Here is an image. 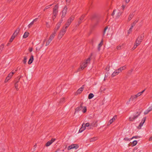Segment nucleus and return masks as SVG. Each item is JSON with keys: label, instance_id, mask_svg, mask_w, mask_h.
Segmentation results:
<instances>
[{"label": "nucleus", "instance_id": "f257e3e1", "mask_svg": "<svg viewBox=\"0 0 152 152\" xmlns=\"http://www.w3.org/2000/svg\"><path fill=\"white\" fill-rule=\"evenodd\" d=\"M90 60L91 59L90 58H87L86 62H83L81 64L80 67L79 68L77 71L75 72H77L83 70L85 67L87 66L88 64L90 63Z\"/></svg>", "mask_w": 152, "mask_h": 152}, {"label": "nucleus", "instance_id": "f03ea898", "mask_svg": "<svg viewBox=\"0 0 152 152\" xmlns=\"http://www.w3.org/2000/svg\"><path fill=\"white\" fill-rule=\"evenodd\" d=\"M58 4H57L55 5V7L53 9V16L52 17V18L53 20H54V19L58 15Z\"/></svg>", "mask_w": 152, "mask_h": 152}, {"label": "nucleus", "instance_id": "7ed1b4c3", "mask_svg": "<svg viewBox=\"0 0 152 152\" xmlns=\"http://www.w3.org/2000/svg\"><path fill=\"white\" fill-rule=\"evenodd\" d=\"M66 28H65V27L64 26H63L62 28V29L61 30L58 35V38L59 39H60L66 33Z\"/></svg>", "mask_w": 152, "mask_h": 152}, {"label": "nucleus", "instance_id": "20e7f679", "mask_svg": "<svg viewBox=\"0 0 152 152\" xmlns=\"http://www.w3.org/2000/svg\"><path fill=\"white\" fill-rule=\"evenodd\" d=\"M74 18H75L74 16H71L70 17L64 26L65 27V28H67L71 24L72 22L74 20Z\"/></svg>", "mask_w": 152, "mask_h": 152}, {"label": "nucleus", "instance_id": "39448f33", "mask_svg": "<svg viewBox=\"0 0 152 152\" xmlns=\"http://www.w3.org/2000/svg\"><path fill=\"white\" fill-rule=\"evenodd\" d=\"M17 71V70H16L15 71H13V70L11 72H10L8 75L7 77L6 78L4 82L5 83H7L8 81L11 79V78L12 77L13 75Z\"/></svg>", "mask_w": 152, "mask_h": 152}, {"label": "nucleus", "instance_id": "423d86ee", "mask_svg": "<svg viewBox=\"0 0 152 152\" xmlns=\"http://www.w3.org/2000/svg\"><path fill=\"white\" fill-rule=\"evenodd\" d=\"M63 21V20L62 19H61L59 20L58 22L56 25V26L54 29V31L56 32H57V30H58L59 28Z\"/></svg>", "mask_w": 152, "mask_h": 152}, {"label": "nucleus", "instance_id": "0eeeda50", "mask_svg": "<svg viewBox=\"0 0 152 152\" xmlns=\"http://www.w3.org/2000/svg\"><path fill=\"white\" fill-rule=\"evenodd\" d=\"M140 114H136L135 115H131L129 118V120L131 121H133L135 120L138 117V116Z\"/></svg>", "mask_w": 152, "mask_h": 152}, {"label": "nucleus", "instance_id": "6e6552de", "mask_svg": "<svg viewBox=\"0 0 152 152\" xmlns=\"http://www.w3.org/2000/svg\"><path fill=\"white\" fill-rule=\"evenodd\" d=\"M67 8L66 6H65L62 11V15L61 16V19L64 18L65 16Z\"/></svg>", "mask_w": 152, "mask_h": 152}, {"label": "nucleus", "instance_id": "1a4fd4ad", "mask_svg": "<svg viewBox=\"0 0 152 152\" xmlns=\"http://www.w3.org/2000/svg\"><path fill=\"white\" fill-rule=\"evenodd\" d=\"M78 145L77 144H72L69 146L67 148L68 150H70L72 149H77L78 148Z\"/></svg>", "mask_w": 152, "mask_h": 152}, {"label": "nucleus", "instance_id": "9d476101", "mask_svg": "<svg viewBox=\"0 0 152 152\" xmlns=\"http://www.w3.org/2000/svg\"><path fill=\"white\" fill-rule=\"evenodd\" d=\"M146 120V118H143L142 120L140 123V124L139 125L137 126V128L139 129H140L141 127L143 126V124L145 123Z\"/></svg>", "mask_w": 152, "mask_h": 152}, {"label": "nucleus", "instance_id": "9b49d317", "mask_svg": "<svg viewBox=\"0 0 152 152\" xmlns=\"http://www.w3.org/2000/svg\"><path fill=\"white\" fill-rule=\"evenodd\" d=\"M56 139L54 138H52L51 140L48 141L46 144L45 145L46 147H48L50 145L54 142L55 140Z\"/></svg>", "mask_w": 152, "mask_h": 152}, {"label": "nucleus", "instance_id": "f8f14e48", "mask_svg": "<svg viewBox=\"0 0 152 152\" xmlns=\"http://www.w3.org/2000/svg\"><path fill=\"white\" fill-rule=\"evenodd\" d=\"M141 42L140 41L138 40L137 39H136L135 42L134 43V46L133 48V50H134L140 44Z\"/></svg>", "mask_w": 152, "mask_h": 152}, {"label": "nucleus", "instance_id": "ddd939ff", "mask_svg": "<svg viewBox=\"0 0 152 152\" xmlns=\"http://www.w3.org/2000/svg\"><path fill=\"white\" fill-rule=\"evenodd\" d=\"M136 99L134 95H132L129 101L126 102V104H129L130 101H133Z\"/></svg>", "mask_w": 152, "mask_h": 152}, {"label": "nucleus", "instance_id": "4468645a", "mask_svg": "<svg viewBox=\"0 0 152 152\" xmlns=\"http://www.w3.org/2000/svg\"><path fill=\"white\" fill-rule=\"evenodd\" d=\"M117 118V116L115 115L113 118L110 120L109 121L108 125H109L111 124L112 123H113L114 121H115Z\"/></svg>", "mask_w": 152, "mask_h": 152}, {"label": "nucleus", "instance_id": "2eb2a0df", "mask_svg": "<svg viewBox=\"0 0 152 152\" xmlns=\"http://www.w3.org/2000/svg\"><path fill=\"white\" fill-rule=\"evenodd\" d=\"M118 14V16H117V18H118L121 15V13L119 12V11L116 10H114L112 14V16H114L115 12Z\"/></svg>", "mask_w": 152, "mask_h": 152}, {"label": "nucleus", "instance_id": "dca6fc26", "mask_svg": "<svg viewBox=\"0 0 152 152\" xmlns=\"http://www.w3.org/2000/svg\"><path fill=\"white\" fill-rule=\"evenodd\" d=\"M144 35L143 34H142L139 36L137 38V39L138 40L140 41L141 42L144 38Z\"/></svg>", "mask_w": 152, "mask_h": 152}, {"label": "nucleus", "instance_id": "f3484780", "mask_svg": "<svg viewBox=\"0 0 152 152\" xmlns=\"http://www.w3.org/2000/svg\"><path fill=\"white\" fill-rule=\"evenodd\" d=\"M56 33V32H55V31H53V32L51 34L50 36L49 39L52 40L55 36Z\"/></svg>", "mask_w": 152, "mask_h": 152}, {"label": "nucleus", "instance_id": "a211bd4d", "mask_svg": "<svg viewBox=\"0 0 152 152\" xmlns=\"http://www.w3.org/2000/svg\"><path fill=\"white\" fill-rule=\"evenodd\" d=\"M84 124H82V127L79 129V133L82 132L85 129L86 127L85 125H83Z\"/></svg>", "mask_w": 152, "mask_h": 152}, {"label": "nucleus", "instance_id": "6ab92c4d", "mask_svg": "<svg viewBox=\"0 0 152 152\" xmlns=\"http://www.w3.org/2000/svg\"><path fill=\"white\" fill-rule=\"evenodd\" d=\"M34 56L32 55L31 56L28 62V64H31L32 63L34 60Z\"/></svg>", "mask_w": 152, "mask_h": 152}, {"label": "nucleus", "instance_id": "aec40b11", "mask_svg": "<svg viewBox=\"0 0 152 152\" xmlns=\"http://www.w3.org/2000/svg\"><path fill=\"white\" fill-rule=\"evenodd\" d=\"M120 73V72L118 71L117 70H115L112 74L111 75L112 77L118 75Z\"/></svg>", "mask_w": 152, "mask_h": 152}, {"label": "nucleus", "instance_id": "412c9836", "mask_svg": "<svg viewBox=\"0 0 152 152\" xmlns=\"http://www.w3.org/2000/svg\"><path fill=\"white\" fill-rule=\"evenodd\" d=\"M18 80L17 81V80H16V82H15V86H18V85H21V82H20L19 79L20 78H18Z\"/></svg>", "mask_w": 152, "mask_h": 152}, {"label": "nucleus", "instance_id": "4be33fe9", "mask_svg": "<svg viewBox=\"0 0 152 152\" xmlns=\"http://www.w3.org/2000/svg\"><path fill=\"white\" fill-rule=\"evenodd\" d=\"M126 69V67L125 66H124L121 67L120 68H118L117 70L120 72H122L123 70H125Z\"/></svg>", "mask_w": 152, "mask_h": 152}, {"label": "nucleus", "instance_id": "5701e85b", "mask_svg": "<svg viewBox=\"0 0 152 152\" xmlns=\"http://www.w3.org/2000/svg\"><path fill=\"white\" fill-rule=\"evenodd\" d=\"M97 122V121H94L91 124V126L92 129L93 128V127L94 126H97V125H96V124Z\"/></svg>", "mask_w": 152, "mask_h": 152}, {"label": "nucleus", "instance_id": "b1692460", "mask_svg": "<svg viewBox=\"0 0 152 152\" xmlns=\"http://www.w3.org/2000/svg\"><path fill=\"white\" fill-rule=\"evenodd\" d=\"M20 31V29L19 28H18L14 32L13 34L15 36H16L18 33H19V32Z\"/></svg>", "mask_w": 152, "mask_h": 152}, {"label": "nucleus", "instance_id": "393cba45", "mask_svg": "<svg viewBox=\"0 0 152 152\" xmlns=\"http://www.w3.org/2000/svg\"><path fill=\"white\" fill-rule=\"evenodd\" d=\"M83 87H81L77 91V94H80L83 91Z\"/></svg>", "mask_w": 152, "mask_h": 152}, {"label": "nucleus", "instance_id": "a878e982", "mask_svg": "<svg viewBox=\"0 0 152 152\" xmlns=\"http://www.w3.org/2000/svg\"><path fill=\"white\" fill-rule=\"evenodd\" d=\"M134 16V14H133V13H130L129 15L128 18V21H130L132 19V18Z\"/></svg>", "mask_w": 152, "mask_h": 152}, {"label": "nucleus", "instance_id": "bb28decb", "mask_svg": "<svg viewBox=\"0 0 152 152\" xmlns=\"http://www.w3.org/2000/svg\"><path fill=\"white\" fill-rule=\"evenodd\" d=\"M29 34L28 32H25L23 36V37L24 38H27Z\"/></svg>", "mask_w": 152, "mask_h": 152}, {"label": "nucleus", "instance_id": "cd10ccee", "mask_svg": "<svg viewBox=\"0 0 152 152\" xmlns=\"http://www.w3.org/2000/svg\"><path fill=\"white\" fill-rule=\"evenodd\" d=\"M85 126L86 127H88V129H92L91 126V124H90L88 123H87L86 124H85Z\"/></svg>", "mask_w": 152, "mask_h": 152}, {"label": "nucleus", "instance_id": "c85d7f7f", "mask_svg": "<svg viewBox=\"0 0 152 152\" xmlns=\"http://www.w3.org/2000/svg\"><path fill=\"white\" fill-rule=\"evenodd\" d=\"M94 96V94L92 93H90L88 96V98L89 99H91Z\"/></svg>", "mask_w": 152, "mask_h": 152}, {"label": "nucleus", "instance_id": "c756f323", "mask_svg": "<svg viewBox=\"0 0 152 152\" xmlns=\"http://www.w3.org/2000/svg\"><path fill=\"white\" fill-rule=\"evenodd\" d=\"M97 137H94L92 138H91L90 139V142H93L96 141V140H97Z\"/></svg>", "mask_w": 152, "mask_h": 152}, {"label": "nucleus", "instance_id": "7c9ffc66", "mask_svg": "<svg viewBox=\"0 0 152 152\" xmlns=\"http://www.w3.org/2000/svg\"><path fill=\"white\" fill-rule=\"evenodd\" d=\"M103 44V41L102 40L101 42L99 44L98 46V49L99 50H100V48L102 45Z\"/></svg>", "mask_w": 152, "mask_h": 152}, {"label": "nucleus", "instance_id": "2f4dec72", "mask_svg": "<svg viewBox=\"0 0 152 152\" xmlns=\"http://www.w3.org/2000/svg\"><path fill=\"white\" fill-rule=\"evenodd\" d=\"M53 4H50V5H48V6H46L45 7V8L44 9V11H45V10H46L48 9H49V8H50V7L52 6Z\"/></svg>", "mask_w": 152, "mask_h": 152}, {"label": "nucleus", "instance_id": "473e14b6", "mask_svg": "<svg viewBox=\"0 0 152 152\" xmlns=\"http://www.w3.org/2000/svg\"><path fill=\"white\" fill-rule=\"evenodd\" d=\"M15 37V36L13 35H12V36L11 38H10V41L9 42H12L13 41V40L14 39V38Z\"/></svg>", "mask_w": 152, "mask_h": 152}, {"label": "nucleus", "instance_id": "72a5a7b5", "mask_svg": "<svg viewBox=\"0 0 152 152\" xmlns=\"http://www.w3.org/2000/svg\"><path fill=\"white\" fill-rule=\"evenodd\" d=\"M51 41H52V40L51 39H49L48 40V41L46 42L45 45L46 46L50 44V43L51 42Z\"/></svg>", "mask_w": 152, "mask_h": 152}, {"label": "nucleus", "instance_id": "f704fd0d", "mask_svg": "<svg viewBox=\"0 0 152 152\" xmlns=\"http://www.w3.org/2000/svg\"><path fill=\"white\" fill-rule=\"evenodd\" d=\"M105 88L104 87V86H102L100 88V91L101 92L105 90Z\"/></svg>", "mask_w": 152, "mask_h": 152}, {"label": "nucleus", "instance_id": "c9c22d12", "mask_svg": "<svg viewBox=\"0 0 152 152\" xmlns=\"http://www.w3.org/2000/svg\"><path fill=\"white\" fill-rule=\"evenodd\" d=\"M4 45L3 44H1L0 45V51L1 52L2 51V50L4 48Z\"/></svg>", "mask_w": 152, "mask_h": 152}, {"label": "nucleus", "instance_id": "e433bc0d", "mask_svg": "<svg viewBox=\"0 0 152 152\" xmlns=\"http://www.w3.org/2000/svg\"><path fill=\"white\" fill-rule=\"evenodd\" d=\"M137 143V140H134L132 142V146H134L136 145Z\"/></svg>", "mask_w": 152, "mask_h": 152}, {"label": "nucleus", "instance_id": "4c0bfd02", "mask_svg": "<svg viewBox=\"0 0 152 152\" xmlns=\"http://www.w3.org/2000/svg\"><path fill=\"white\" fill-rule=\"evenodd\" d=\"M34 23L32 21L31 22L30 24H29L28 25V28H30L31 27V26H32V25L34 24Z\"/></svg>", "mask_w": 152, "mask_h": 152}, {"label": "nucleus", "instance_id": "58836bf2", "mask_svg": "<svg viewBox=\"0 0 152 152\" xmlns=\"http://www.w3.org/2000/svg\"><path fill=\"white\" fill-rule=\"evenodd\" d=\"M27 58L26 56H25L24 57V59L23 60V63L24 64H25L26 63V61H27Z\"/></svg>", "mask_w": 152, "mask_h": 152}, {"label": "nucleus", "instance_id": "ea45409f", "mask_svg": "<svg viewBox=\"0 0 152 152\" xmlns=\"http://www.w3.org/2000/svg\"><path fill=\"white\" fill-rule=\"evenodd\" d=\"M145 90H143V91H142L139 92L137 94V96H141L142 94L145 91Z\"/></svg>", "mask_w": 152, "mask_h": 152}, {"label": "nucleus", "instance_id": "a19ab883", "mask_svg": "<svg viewBox=\"0 0 152 152\" xmlns=\"http://www.w3.org/2000/svg\"><path fill=\"white\" fill-rule=\"evenodd\" d=\"M82 108L81 107H78L76 108L75 109V112H78L80 110H81V109Z\"/></svg>", "mask_w": 152, "mask_h": 152}, {"label": "nucleus", "instance_id": "79ce46f5", "mask_svg": "<svg viewBox=\"0 0 152 152\" xmlns=\"http://www.w3.org/2000/svg\"><path fill=\"white\" fill-rule=\"evenodd\" d=\"M83 112L85 113L86 111V107H83V109L82 110Z\"/></svg>", "mask_w": 152, "mask_h": 152}, {"label": "nucleus", "instance_id": "37998d69", "mask_svg": "<svg viewBox=\"0 0 152 152\" xmlns=\"http://www.w3.org/2000/svg\"><path fill=\"white\" fill-rule=\"evenodd\" d=\"M107 28H108L107 27H106L104 28V31H103V36H104V35H105V32H106V31L107 29Z\"/></svg>", "mask_w": 152, "mask_h": 152}, {"label": "nucleus", "instance_id": "c03bdc74", "mask_svg": "<svg viewBox=\"0 0 152 152\" xmlns=\"http://www.w3.org/2000/svg\"><path fill=\"white\" fill-rule=\"evenodd\" d=\"M131 140V138H128L127 137H125L124 139V140L125 141H130Z\"/></svg>", "mask_w": 152, "mask_h": 152}, {"label": "nucleus", "instance_id": "a18cd8bd", "mask_svg": "<svg viewBox=\"0 0 152 152\" xmlns=\"http://www.w3.org/2000/svg\"><path fill=\"white\" fill-rule=\"evenodd\" d=\"M137 22V21H135L132 24V27H133V26H135V24Z\"/></svg>", "mask_w": 152, "mask_h": 152}, {"label": "nucleus", "instance_id": "49530a36", "mask_svg": "<svg viewBox=\"0 0 152 152\" xmlns=\"http://www.w3.org/2000/svg\"><path fill=\"white\" fill-rule=\"evenodd\" d=\"M85 15H82L80 18V20H83L84 19V18L85 17Z\"/></svg>", "mask_w": 152, "mask_h": 152}, {"label": "nucleus", "instance_id": "de8ad7c7", "mask_svg": "<svg viewBox=\"0 0 152 152\" xmlns=\"http://www.w3.org/2000/svg\"><path fill=\"white\" fill-rule=\"evenodd\" d=\"M149 112H150L149 110L148 109H147L144 112V113L146 115Z\"/></svg>", "mask_w": 152, "mask_h": 152}, {"label": "nucleus", "instance_id": "09e8293b", "mask_svg": "<svg viewBox=\"0 0 152 152\" xmlns=\"http://www.w3.org/2000/svg\"><path fill=\"white\" fill-rule=\"evenodd\" d=\"M150 112L152 110V105L150 106L148 109Z\"/></svg>", "mask_w": 152, "mask_h": 152}, {"label": "nucleus", "instance_id": "8fccbe9b", "mask_svg": "<svg viewBox=\"0 0 152 152\" xmlns=\"http://www.w3.org/2000/svg\"><path fill=\"white\" fill-rule=\"evenodd\" d=\"M38 20V18H36L35 19L33 20L32 21L34 23V22H36Z\"/></svg>", "mask_w": 152, "mask_h": 152}, {"label": "nucleus", "instance_id": "3c124183", "mask_svg": "<svg viewBox=\"0 0 152 152\" xmlns=\"http://www.w3.org/2000/svg\"><path fill=\"white\" fill-rule=\"evenodd\" d=\"M66 3L67 4H69L70 2V0H66Z\"/></svg>", "mask_w": 152, "mask_h": 152}, {"label": "nucleus", "instance_id": "603ef678", "mask_svg": "<svg viewBox=\"0 0 152 152\" xmlns=\"http://www.w3.org/2000/svg\"><path fill=\"white\" fill-rule=\"evenodd\" d=\"M46 26L48 28H50V25L48 24V22L46 23Z\"/></svg>", "mask_w": 152, "mask_h": 152}, {"label": "nucleus", "instance_id": "864d4df0", "mask_svg": "<svg viewBox=\"0 0 152 152\" xmlns=\"http://www.w3.org/2000/svg\"><path fill=\"white\" fill-rule=\"evenodd\" d=\"M117 48L118 50L121 49V46H118L117 47Z\"/></svg>", "mask_w": 152, "mask_h": 152}, {"label": "nucleus", "instance_id": "5fc2aeb1", "mask_svg": "<svg viewBox=\"0 0 152 152\" xmlns=\"http://www.w3.org/2000/svg\"><path fill=\"white\" fill-rule=\"evenodd\" d=\"M108 74H106L105 75V77H104V80L105 79H106V78H107L108 76Z\"/></svg>", "mask_w": 152, "mask_h": 152}, {"label": "nucleus", "instance_id": "6e6d98bb", "mask_svg": "<svg viewBox=\"0 0 152 152\" xmlns=\"http://www.w3.org/2000/svg\"><path fill=\"white\" fill-rule=\"evenodd\" d=\"M138 136H135L132 137V138H131V140L134 138H138Z\"/></svg>", "mask_w": 152, "mask_h": 152}, {"label": "nucleus", "instance_id": "4d7b16f0", "mask_svg": "<svg viewBox=\"0 0 152 152\" xmlns=\"http://www.w3.org/2000/svg\"><path fill=\"white\" fill-rule=\"evenodd\" d=\"M19 86H15V88L16 89V90H17L19 88H18V87H19Z\"/></svg>", "mask_w": 152, "mask_h": 152}, {"label": "nucleus", "instance_id": "13d9d810", "mask_svg": "<svg viewBox=\"0 0 152 152\" xmlns=\"http://www.w3.org/2000/svg\"><path fill=\"white\" fill-rule=\"evenodd\" d=\"M81 20H80H80L78 21V23L79 24H80L81 23Z\"/></svg>", "mask_w": 152, "mask_h": 152}, {"label": "nucleus", "instance_id": "bf43d9fd", "mask_svg": "<svg viewBox=\"0 0 152 152\" xmlns=\"http://www.w3.org/2000/svg\"><path fill=\"white\" fill-rule=\"evenodd\" d=\"M133 28V27H132V26H131V28L129 29V31H130V32L132 31V29Z\"/></svg>", "mask_w": 152, "mask_h": 152}, {"label": "nucleus", "instance_id": "052dcab7", "mask_svg": "<svg viewBox=\"0 0 152 152\" xmlns=\"http://www.w3.org/2000/svg\"><path fill=\"white\" fill-rule=\"evenodd\" d=\"M130 0H126V2L127 3H128L130 1Z\"/></svg>", "mask_w": 152, "mask_h": 152}, {"label": "nucleus", "instance_id": "680f3d73", "mask_svg": "<svg viewBox=\"0 0 152 152\" xmlns=\"http://www.w3.org/2000/svg\"><path fill=\"white\" fill-rule=\"evenodd\" d=\"M136 97V98L138 97H139L138 96H137V94H136V95H134Z\"/></svg>", "mask_w": 152, "mask_h": 152}, {"label": "nucleus", "instance_id": "e2e57ef3", "mask_svg": "<svg viewBox=\"0 0 152 152\" xmlns=\"http://www.w3.org/2000/svg\"><path fill=\"white\" fill-rule=\"evenodd\" d=\"M32 48H31V49H30V50H29V51L31 52L32 51Z\"/></svg>", "mask_w": 152, "mask_h": 152}, {"label": "nucleus", "instance_id": "0e129e2a", "mask_svg": "<svg viewBox=\"0 0 152 152\" xmlns=\"http://www.w3.org/2000/svg\"><path fill=\"white\" fill-rule=\"evenodd\" d=\"M10 44V43H8L7 44V46H8L9 45V44Z\"/></svg>", "mask_w": 152, "mask_h": 152}, {"label": "nucleus", "instance_id": "69168bd1", "mask_svg": "<svg viewBox=\"0 0 152 152\" xmlns=\"http://www.w3.org/2000/svg\"><path fill=\"white\" fill-rule=\"evenodd\" d=\"M131 32H130V31H129V30L128 31V34H129Z\"/></svg>", "mask_w": 152, "mask_h": 152}, {"label": "nucleus", "instance_id": "338daca9", "mask_svg": "<svg viewBox=\"0 0 152 152\" xmlns=\"http://www.w3.org/2000/svg\"><path fill=\"white\" fill-rule=\"evenodd\" d=\"M109 67L108 68V71H109Z\"/></svg>", "mask_w": 152, "mask_h": 152}, {"label": "nucleus", "instance_id": "774afa93", "mask_svg": "<svg viewBox=\"0 0 152 152\" xmlns=\"http://www.w3.org/2000/svg\"><path fill=\"white\" fill-rule=\"evenodd\" d=\"M1 52L0 51V53H1Z\"/></svg>", "mask_w": 152, "mask_h": 152}]
</instances>
